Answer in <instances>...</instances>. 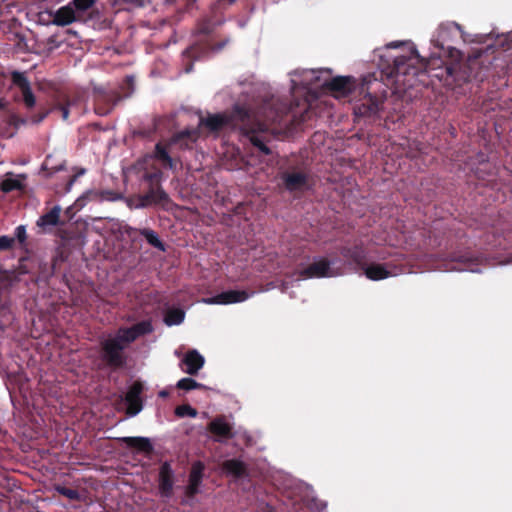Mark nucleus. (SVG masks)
<instances>
[{
    "instance_id": "b1692460",
    "label": "nucleus",
    "mask_w": 512,
    "mask_h": 512,
    "mask_svg": "<svg viewBox=\"0 0 512 512\" xmlns=\"http://www.w3.org/2000/svg\"><path fill=\"white\" fill-rule=\"evenodd\" d=\"M185 313L181 309H170L167 311L164 321L168 326L178 325L183 322Z\"/></svg>"
},
{
    "instance_id": "a19ab883",
    "label": "nucleus",
    "mask_w": 512,
    "mask_h": 512,
    "mask_svg": "<svg viewBox=\"0 0 512 512\" xmlns=\"http://www.w3.org/2000/svg\"><path fill=\"white\" fill-rule=\"evenodd\" d=\"M297 85L296 80L292 79V88L295 89Z\"/></svg>"
},
{
    "instance_id": "473e14b6",
    "label": "nucleus",
    "mask_w": 512,
    "mask_h": 512,
    "mask_svg": "<svg viewBox=\"0 0 512 512\" xmlns=\"http://www.w3.org/2000/svg\"><path fill=\"white\" fill-rule=\"evenodd\" d=\"M318 72L315 71V70H309V71H305L304 72V80L302 82V84L304 86H308L310 84H312L313 81L317 80L318 79V76H316Z\"/></svg>"
},
{
    "instance_id": "c9c22d12",
    "label": "nucleus",
    "mask_w": 512,
    "mask_h": 512,
    "mask_svg": "<svg viewBox=\"0 0 512 512\" xmlns=\"http://www.w3.org/2000/svg\"><path fill=\"white\" fill-rule=\"evenodd\" d=\"M73 106H75V102H70L69 101L66 105L58 107V109L61 111L62 119L63 120H67L68 119L69 111H70V109Z\"/></svg>"
},
{
    "instance_id": "a211bd4d",
    "label": "nucleus",
    "mask_w": 512,
    "mask_h": 512,
    "mask_svg": "<svg viewBox=\"0 0 512 512\" xmlns=\"http://www.w3.org/2000/svg\"><path fill=\"white\" fill-rule=\"evenodd\" d=\"M285 186L290 191H301L307 185V177L300 172L287 173L283 177Z\"/></svg>"
},
{
    "instance_id": "ea45409f",
    "label": "nucleus",
    "mask_w": 512,
    "mask_h": 512,
    "mask_svg": "<svg viewBox=\"0 0 512 512\" xmlns=\"http://www.w3.org/2000/svg\"><path fill=\"white\" fill-rule=\"evenodd\" d=\"M399 45H402V43H398V42H391L390 44L387 45L388 48H396L398 47Z\"/></svg>"
},
{
    "instance_id": "5701e85b",
    "label": "nucleus",
    "mask_w": 512,
    "mask_h": 512,
    "mask_svg": "<svg viewBox=\"0 0 512 512\" xmlns=\"http://www.w3.org/2000/svg\"><path fill=\"white\" fill-rule=\"evenodd\" d=\"M222 467L225 473L235 477L243 476L246 472L244 463L236 459L225 461Z\"/></svg>"
},
{
    "instance_id": "1a4fd4ad",
    "label": "nucleus",
    "mask_w": 512,
    "mask_h": 512,
    "mask_svg": "<svg viewBox=\"0 0 512 512\" xmlns=\"http://www.w3.org/2000/svg\"><path fill=\"white\" fill-rule=\"evenodd\" d=\"M143 391L141 383H134L128 390L125 401L127 404V414L129 416H135L142 410V402L140 395Z\"/></svg>"
},
{
    "instance_id": "cd10ccee",
    "label": "nucleus",
    "mask_w": 512,
    "mask_h": 512,
    "mask_svg": "<svg viewBox=\"0 0 512 512\" xmlns=\"http://www.w3.org/2000/svg\"><path fill=\"white\" fill-rule=\"evenodd\" d=\"M175 414L178 416V417H191V418H194L197 416V410L194 409L193 407H191L190 405H180L178 407H176L175 409Z\"/></svg>"
},
{
    "instance_id": "37998d69",
    "label": "nucleus",
    "mask_w": 512,
    "mask_h": 512,
    "mask_svg": "<svg viewBox=\"0 0 512 512\" xmlns=\"http://www.w3.org/2000/svg\"><path fill=\"white\" fill-rule=\"evenodd\" d=\"M45 116H46V114L42 115V116L39 118V120H38V121L43 120Z\"/></svg>"
},
{
    "instance_id": "dca6fc26",
    "label": "nucleus",
    "mask_w": 512,
    "mask_h": 512,
    "mask_svg": "<svg viewBox=\"0 0 512 512\" xmlns=\"http://www.w3.org/2000/svg\"><path fill=\"white\" fill-rule=\"evenodd\" d=\"M12 83L21 91L26 105L28 107L32 106V92L27 77L23 73L13 72Z\"/></svg>"
},
{
    "instance_id": "6ab92c4d",
    "label": "nucleus",
    "mask_w": 512,
    "mask_h": 512,
    "mask_svg": "<svg viewBox=\"0 0 512 512\" xmlns=\"http://www.w3.org/2000/svg\"><path fill=\"white\" fill-rule=\"evenodd\" d=\"M364 103L362 106L356 108L355 113L359 115H371L376 114L379 111L380 101L378 98L372 96L370 93H367L364 96Z\"/></svg>"
},
{
    "instance_id": "58836bf2",
    "label": "nucleus",
    "mask_w": 512,
    "mask_h": 512,
    "mask_svg": "<svg viewBox=\"0 0 512 512\" xmlns=\"http://www.w3.org/2000/svg\"><path fill=\"white\" fill-rule=\"evenodd\" d=\"M157 177H158V174H156V173L155 174H147V175H145V179H147L149 181H151V180H153L154 178H157Z\"/></svg>"
},
{
    "instance_id": "2f4dec72",
    "label": "nucleus",
    "mask_w": 512,
    "mask_h": 512,
    "mask_svg": "<svg viewBox=\"0 0 512 512\" xmlns=\"http://www.w3.org/2000/svg\"><path fill=\"white\" fill-rule=\"evenodd\" d=\"M56 490L69 499H77L79 497L78 492L74 489L58 486Z\"/></svg>"
},
{
    "instance_id": "aec40b11",
    "label": "nucleus",
    "mask_w": 512,
    "mask_h": 512,
    "mask_svg": "<svg viewBox=\"0 0 512 512\" xmlns=\"http://www.w3.org/2000/svg\"><path fill=\"white\" fill-rule=\"evenodd\" d=\"M94 199L99 201H117L122 198L121 194L106 190V191H88L82 197H80L77 202H80L82 199Z\"/></svg>"
},
{
    "instance_id": "f257e3e1",
    "label": "nucleus",
    "mask_w": 512,
    "mask_h": 512,
    "mask_svg": "<svg viewBox=\"0 0 512 512\" xmlns=\"http://www.w3.org/2000/svg\"><path fill=\"white\" fill-rule=\"evenodd\" d=\"M277 117L276 112L272 109L268 110L266 107L259 112H254L237 106L231 116L226 113L213 114L207 118H201L199 124L206 126L211 131H218L226 126L239 127L249 136L254 146L264 154H269V148L257 133L265 132L268 129V122H275Z\"/></svg>"
},
{
    "instance_id": "f8f14e48",
    "label": "nucleus",
    "mask_w": 512,
    "mask_h": 512,
    "mask_svg": "<svg viewBox=\"0 0 512 512\" xmlns=\"http://www.w3.org/2000/svg\"><path fill=\"white\" fill-rule=\"evenodd\" d=\"M26 182L27 175L25 174L7 173L0 181V189L5 193L14 190H22L25 187Z\"/></svg>"
},
{
    "instance_id": "7ed1b4c3",
    "label": "nucleus",
    "mask_w": 512,
    "mask_h": 512,
    "mask_svg": "<svg viewBox=\"0 0 512 512\" xmlns=\"http://www.w3.org/2000/svg\"><path fill=\"white\" fill-rule=\"evenodd\" d=\"M351 258L363 270L365 276L372 281H379L397 276L400 270L392 264L364 263V255L361 250H356Z\"/></svg>"
},
{
    "instance_id": "2eb2a0df",
    "label": "nucleus",
    "mask_w": 512,
    "mask_h": 512,
    "mask_svg": "<svg viewBox=\"0 0 512 512\" xmlns=\"http://www.w3.org/2000/svg\"><path fill=\"white\" fill-rule=\"evenodd\" d=\"M204 465L201 462H196L192 465V469L189 475V484L186 489V494L190 497L194 496L199 492V485L202 481V474Z\"/></svg>"
},
{
    "instance_id": "7c9ffc66",
    "label": "nucleus",
    "mask_w": 512,
    "mask_h": 512,
    "mask_svg": "<svg viewBox=\"0 0 512 512\" xmlns=\"http://www.w3.org/2000/svg\"><path fill=\"white\" fill-rule=\"evenodd\" d=\"M184 137H187L190 139V141H195L197 139V131L192 130H185L180 132L174 139L173 142H179Z\"/></svg>"
},
{
    "instance_id": "4468645a",
    "label": "nucleus",
    "mask_w": 512,
    "mask_h": 512,
    "mask_svg": "<svg viewBox=\"0 0 512 512\" xmlns=\"http://www.w3.org/2000/svg\"><path fill=\"white\" fill-rule=\"evenodd\" d=\"M159 489L163 496L169 497L173 489V470L166 462L162 464L159 472Z\"/></svg>"
},
{
    "instance_id": "393cba45",
    "label": "nucleus",
    "mask_w": 512,
    "mask_h": 512,
    "mask_svg": "<svg viewBox=\"0 0 512 512\" xmlns=\"http://www.w3.org/2000/svg\"><path fill=\"white\" fill-rule=\"evenodd\" d=\"M122 440L128 446L135 447L140 450H148L151 447L149 439L143 437H124Z\"/></svg>"
},
{
    "instance_id": "39448f33",
    "label": "nucleus",
    "mask_w": 512,
    "mask_h": 512,
    "mask_svg": "<svg viewBox=\"0 0 512 512\" xmlns=\"http://www.w3.org/2000/svg\"><path fill=\"white\" fill-rule=\"evenodd\" d=\"M254 293H248L244 290H230L222 292L216 296L209 297V298H203L200 300V302L204 304H217V305H227V304H233V303H239L244 302L248 298H250Z\"/></svg>"
},
{
    "instance_id": "c756f323",
    "label": "nucleus",
    "mask_w": 512,
    "mask_h": 512,
    "mask_svg": "<svg viewBox=\"0 0 512 512\" xmlns=\"http://www.w3.org/2000/svg\"><path fill=\"white\" fill-rule=\"evenodd\" d=\"M155 157L165 162L169 168H173V160L159 144L156 146Z\"/></svg>"
},
{
    "instance_id": "f3484780",
    "label": "nucleus",
    "mask_w": 512,
    "mask_h": 512,
    "mask_svg": "<svg viewBox=\"0 0 512 512\" xmlns=\"http://www.w3.org/2000/svg\"><path fill=\"white\" fill-rule=\"evenodd\" d=\"M355 81L351 77H336L328 84L329 88L338 93V97H343L351 93Z\"/></svg>"
},
{
    "instance_id": "412c9836",
    "label": "nucleus",
    "mask_w": 512,
    "mask_h": 512,
    "mask_svg": "<svg viewBox=\"0 0 512 512\" xmlns=\"http://www.w3.org/2000/svg\"><path fill=\"white\" fill-rule=\"evenodd\" d=\"M97 0H72L70 3L75 10L79 20L85 21L90 9L96 4Z\"/></svg>"
},
{
    "instance_id": "79ce46f5",
    "label": "nucleus",
    "mask_w": 512,
    "mask_h": 512,
    "mask_svg": "<svg viewBox=\"0 0 512 512\" xmlns=\"http://www.w3.org/2000/svg\"><path fill=\"white\" fill-rule=\"evenodd\" d=\"M161 397H166L168 395L167 392L165 391H161L160 394H159Z\"/></svg>"
},
{
    "instance_id": "6e6552de",
    "label": "nucleus",
    "mask_w": 512,
    "mask_h": 512,
    "mask_svg": "<svg viewBox=\"0 0 512 512\" xmlns=\"http://www.w3.org/2000/svg\"><path fill=\"white\" fill-rule=\"evenodd\" d=\"M460 30L458 24L454 22L442 23L437 28L435 34L432 37V43L441 49L445 48L454 35Z\"/></svg>"
},
{
    "instance_id": "0eeeda50",
    "label": "nucleus",
    "mask_w": 512,
    "mask_h": 512,
    "mask_svg": "<svg viewBox=\"0 0 512 512\" xmlns=\"http://www.w3.org/2000/svg\"><path fill=\"white\" fill-rule=\"evenodd\" d=\"M394 64L398 73H406L405 66H414L415 64L424 65V60L420 58L416 49L411 44H406L405 52L394 58Z\"/></svg>"
},
{
    "instance_id": "f03ea898",
    "label": "nucleus",
    "mask_w": 512,
    "mask_h": 512,
    "mask_svg": "<svg viewBox=\"0 0 512 512\" xmlns=\"http://www.w3.org/2000/svg\"><path fill=\"white\" fill-rule=\"evenodd\" d=\"M151 331L152 325L148 321L140 322L131 328L120 329L114 337H109L102 343L104 360L110 366H122L124 363L122 350L140 335Z\"/></svg>"
},
{
    "instance_id": "9d476101",
    "label": "nucleus",
    "mask_w": 512,
    "mask_h": 512,
    "mask_svg": "<svg viewBox=\"0 0 512 512\" xmlns=\"http://www.w3.org/2000/svg\"><path fill=\"white\" fill-rule=\"evenodd\" d=\"M208 430L216 436L217 441H224L233 436L232 425L224 416L212 420L208 425Z\"/></svg>"
},
{
    "instance_id": "20e7f679",
    "label": "nucleus",
    "mask_w": 512,
    "mask_h": 512,
    "mask_svg": "<svg viewBox=\"0 0 512 512\" xmlns=\"http://www.w3.org/2000/svg\"><path fill=\"white\" fill-rule=\"evenodd\" d=\"M300 279L334 277L340 275V272L331 268V263L324 258H320L311 263L307 268L299 272Z\"/></svg>"
},
{
    "instance_id": "423d86ee",
    "label": "nucleus",
    "mask_w": 512,
    "mask_h": 512,
    "mask_svg": "<svg viewBox=\"0 0 512 512\" xmlns=\"http://www.w3.org/2000/svg\"><path fill=\"white\" fill-rule=\"evenodd\" d=\"M168 200V195L164 192L163 189L157 187L155 189H151L147 194L138 196L136 201L133 199L128 200V205L131 208H144L149 206L150 204H160L165 203Z\"/></svg>"
},
{
    "instance_id": "bb28decb",
    "label": "nucleus",
    "mask_w": 512,
    "mask_h": 512,
    "mask_svg": "<svg viewBox=\"0 0 512 512\" xmlns=\"http://www.w3.org/2000/svg\"><path fill=\"white\" fill-rule=\"evenodd\" d=\"M141 235L145 237V239L148 241L149 244L152 246L159 248L161 250H164V246L162 242L160 241L158 235L156 232H154L151 229H142Z\"/></svg>"
},
{
    "instance_id": "f704fd0d",
    "label": "nucleus",
    "mask_w": 512,
    "mask_h": 512,
    "mask_svg": "<svg viewBox=\"0 0 512 512\" xmlns=\"http://www.w3.org/2000/svg\"><path fill=\"white\" fill-rule=\"evenodd\" d=\"M14 243H15L14 238L9 237V236H1L0 237V250L8 249V248L12 247V245Z\"/></svg>"
},
{
    "instance_id": "4c0bfd02",
    "label": "nucleus",
    "mask_w": 512,
    "mask_h": 512,
    "mask_svg": "<svg viewBox=\"0 0 512 512\" xmlns=\"http://www.w3.org/2000/svg\"><path fill=\"white\" fill-rule=\"evenodd\" d=\"M312 508L316 510H322L323 508H325V504L320 501L319 503H315V505H313Z\"/></svg>"
},
{
    "instance_id": "ddd939ff",
    "label": "nucleus",
    "mask_w": 512,
    "mask_h": 512,
    "mask_svg": "<svg viewBox=\"0 0 512 512\" xmlns=\"http://www.w3.org/2000/svg\"><path fill=\"white\" fill-rule=\"evenodd\" d=\"M182 365V369L185 373L194 375L203 367L204 358L198 351L191 350L184 356Z\"/></svg>"
},
{
    "instance_id": "e433bc0d",
    "label": "nucleus",
    "mask_w": 512,
    "mask_h": 512,
    "mask_svg": "<svg viewBox=\"0 0 512 512\" xmlns=\"http://www.w3.org/2000/svg\"><path fill=\"white\" fill-rule=\"evenodd\" d=\"M86 173V169L84 168H80L76 174L69 180L68 184H67V187H66V192H69L73 186V184L75 183L76 179L79 177V176H82Z\"/></svg>"
},
{
    "instance_id": "a878e982",
    "label": "nucleus",
    "mask_w": 512,
    "mask_h": 512,
    "mask_svg": "<svg viewBox=\"0 0 512 512\" xmlns=\"http://www.w3.org/2000/svg\"><path fill=\"white\" fill-rule=\"evenodd\" d=\"M15 242H17L19 248L27 250V227L25 225H19L15 229Z\"/></svg>"
},
{
    "instance_id": "4be33fe9",
    "label": "nucleus",
    "mask_w": 512,
    "mask_h": 512,
    "mask_svg": "<svg viewBox=\"0 0 512 512\" xmlns=\"http://www.w3.org/2000/svg\"><path fill=\"white\" fill-rule=\"evenodd\" d=\"M61 208L59 206L53 207L48 213L41 216L37 221V225L43 229L55 226L59 221Z\"/></svg>"
},
{
    "instance_id": "c03bdc74",
    "label": "nucleus",
    "mask_w": 512,
    "mask_h": 512,
    "mask_svg": "<svg viewBox=\"0 0 512 512\" xmlns=\"http://www.w3.org/2000/svg\"><path fill=\"white\" fill-rule=\"evenodd\" d=\"M229 3H232L234 0H227Z\"/></svg>"
},
{
    "instance_id": "c85d7f7f",
    "label": "nucleus",
    "mask_w": 512,
    "mask_h": 512,
    "mask_svg": "<svg viewBox=\"0 0 512 512\" xmlns=\"http://www.w3.org/2000/svg\"><path fill=\"white\" fill-rule=\"evenodd\" d=\"M177 387L179 389L189 391V390L198 389V388L202 387V384L196 382L195 380H193L191 378H182L178 381Z\"/></svg>"
},
{
    "instance_id": "72a5a7b5",
    "label": "nucleus",
    "mask_w": 512,
    "mask_h": 512,
    "mask_svg": "<svg viewBox=\"0 0 512 512\" xmlns=\"http://www.w3.org/2000/svg\"><path fill=\"white\" fill-rule=\"evenodd\" d=\"M62 164L59 162L58 164H54L53 158L48 157L43 164V170H49L51 172L57 171L61 168Z\"/></svg>"
},
{
    "instance_id": "9b49d317",
    "label": "nucleus",
    "mask_w": 512,
    "mask_h": 512,
    "mask_svg": "<svg viewBox=\"0 0 512 512\" xmlns=\"http://www.w3.org/2000/svg\"><path fill=\"white\" fill-rule=\"evenodd\" d=\"M51 23L57 26H67L73 22H81L73 9V6L69 2L67 5L59 8L52 15Z\"/></svg>"
}]
</instances>
